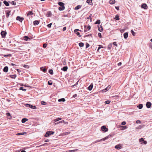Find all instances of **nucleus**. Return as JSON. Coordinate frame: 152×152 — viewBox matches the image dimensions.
<instances>
[{"label": "nucleus", "mask_w": 152, "mask_h": 152, "mask_svg": "<svg viewBox=\"0 0 152 152\" xmlns=\"http://www.w3.org/2000/svg\"><path fill=\"white\" fill-rule=\"evenodd\" d=\"M58 4L60 6V7H59L58 8V9L59 10L63 11L65 9V4L64 3L61 2H59L58 3Z\"/></svg>", "instance_id": "obj_1"}, {"label": "nucleus", "mask_w": 152, "mask_h": 152, "mask_svg": "<svg viewBox=\"0 0 152 152\" xmlns=\"http://www.w3.org/2000/svg\"><path fill=\"white\" fill-rule=\"evenodd\" d=\"M24 105L26 107H30L31 109H37V107L35 106H33L31 104H24Z\"/></svg>", "instance_id": "obj_2"}, {"label": "nucleus", "mask_w": 152, "mask_h": 152, "mask_svg": "<svg viewBox=\"0 0 152 152\" xmlns=\"http://www.w3.org/2000/svg\"><path fill=\"white\" fill-rule=\"evenodd\" d=\"M84 27L85 28L84 32H87V31H89L91 28L90 26H88L87 27L86 26L84 25Z\"/></svg>", "instance_id": "obj_3"}, {"label": "nucleus", "mask_w": 152, "mask_h": 152, "mask_svg": "<svg viewBox=\"0 0 152 152\" xmlns=\"http://www.w3.org/2000/svg\"><path fill=\"white\" fill-rule=\"evenodd\" d=\"M101 128L102 131L104 132H106L108 131V129L105 126H102Z\"/></svg>", "instance_id": "obj_4"}, {"label": "nucleus", "mask_w": 152, "mask_h": 152, "mask_svg": "<svg viewBox=\"0 0 152 152\" xmlns=\"http://www.w3.org/2000/svg\"><path fill=\"white\" fill-rule=\"evenodd\" d=\"M1 34L2 38H5L7 34V32L6 31H2L1 33Z\"/></svg>", "instance_id": "obj_5"}, {"label": "nucleus", "mask_w": 152, "mask_h": 152, "mask_svg": "<svg viewBox=\"0 0 152 152\" xmlns=\"http://www.w3.org/2000/svg\"><path fill=\"white\" fill-rule=\"evenodd\" d=\"M122 146L121 144H118L115 146V148L117 149H119L122 148Z\"/></svg>", "instance_id": "obj_6"}, {"label": "nucleus", "mask_w": 152, "mask_h": 152, "mask_svg": "<svg viewBox=\"0 0 152 152\" xmlns=\"http://www.w3.org/2000/svg\"><path fill=\"white\" fill-rule=\"evenodd\" d=\"M16 20H19L20 22H22L24 20V18L23 17H20V16H18L16 18Z\"/></svg>", "instance_id": "obj_7"}, {"label": "nucleus", "mask_w": 152, "mask_h": 152, "mask_svg": "<svg viewBox=\"0 0 152 152\" xmlns=\"http://www.w3.org/2000/svg\"><path fill=\"white\" fill-rule=\"evenodd\" d=\"M110 88L111 86H108L107 88L102 90V92H104L107 91Z\"/></svg>", "instance_id": "obj_8"}, {"label": "nucleus", "mask_w": 152, "mask_h": 152, "mask_svg": "<svg viewBox=\"0 0 152 152\" xmlns=\"http://www.w3.org/2000/svg\"><path fill=\"white\" fill-rule=\"evenodd\" d=\"M151 104H152L151 102H146V106L148 108H149L151 107Z\"/></svg>", "instance_id": "obj_9"}, {"label": "nucleus", "mask_w": 152, "mask_h": 152, "mask_svg": "<svg viewBox=\"0 0 152 152\" xmlns=\"http://www.w3.org/2000/svg\"><path fill=\"white\" fill-rule=\"evenodd\" d=\"M98 30L100 32H102L103 30L102 26L100 25H98Z\"/></svg>", "instance_id": "obj_10"}, {"label": "nucleus", "mask_w": 152, "mask_h": 152, "mask_svg": "<svg viewBox=\"0 0 152 152\" xmlns=\"http://www.w3.org/2000/svg\"><path fill=\"white\" fill-rule=\"evenodd\" d=\"M105 140V139H104V138H102V139H100V140H96L95 141L93 142V143H96L102 141L103 140V141H104Z\"/></svg>", "instance_id": "obj_11"}, {"label": "nucleus", "mask_w": 152, "mask_h": 152, "mask_svg": "<svg viewBox=\"0 0 152 152\" xmlns=\"http://www.w3.org/2000/svg\"><path fill=\"white\" fill-rule=\"evenodd\" d=\"M142 8L145 9H147L148 8V6L146 4L144 3L141 6Z\"/></svg>", "instance_id": "obj_12"}, {"label": "nucleus", "mask_w": 152, "mask_h": 152, "mask_svg": "<svg viewBox=\"0 0 152 152\" xmlns=\"http://www.w3.org/2000/svg\"><path fill=\"white\" fill-rule=\"evenodd\" d=\"M8 67L7 66H5L3 69V71L5 72H7L8 71Z\"/></svg>", "instance_id": "obj_13"}, {"label": "nucleus", "mask_w": 152, "mask_h": 152, "mask_svg": "<svg viewBox=\"0 0 152 152\" xmlns=\"http://www.w3.org/2000/svg\"><path fill=\"white\" fill-rule=\"evenodd\" d=\"M114 135V133H113L112 134H110L108 136L104 137V138L105 139V140H106L109 138H110V137H113V136Z\"/></svg>", "instance_id": "obj_14"}, {"label": "nucleus", "mask_w": 152, "mask_h": 152, "mask_svg": "<svg viewBox=\"0 0 152 152\" xmlns=\"http://www.w3.org/2000/svg\"><path fill=\"white\" fill-rule=\"evenodd\" d=\"M23 39L25 41H28L30 40V38L28 36H25L23 37Z\"/></svg>", "instance_id": "obj_15"}, {"label": "nucleus", "mask_w": 152, "mask_h": 152, "mask_svg": "<svg viewBox=\"0 0 152 152\" xmlns=\"http://www.w3.org/2000/svg\"><path fill=\"white\" fill-rule=\"evenodd\" d=\"M120 128H121V130H124V129H127V127L126 126H120Z\"/></svg>", "instance_id": "obj_16"}, {"label": "nucleus", "mask_w": 152, "mask_h": 152, "mask_svg": "<svg viewBox=\"0 0 152 152\" xmlns=\"http://www.w3.org/2000/svg\"><path fill=\"white\" fill-rule=\"evenodd\" d=\"M68 69L67 66H64L61 68V70L65 72L67 71Z\"/></svg>", "instance_id": "obj_17"}, {"label": "nucleus", "mask_w": 152, "mask_h": 152, "mask_svg": "<svg viewBox=\"0 0 152 152\" xmlns=\"http://www.w3.org/2000/svg\"><path fill=\"white\" fill-rule=\"evenodd\" d=\"M3 3L6 6H8L10 5L9 1L8 2L7 1L4 0L3 1Z\"/></svg>", "instance_id": "obj_18"}, {"label": "nucleus", "mask_w": 152, "mask_h": 152, "mask_svg": "<svg viewBox=\"0 0 152 152\" xmlns=\"http://www.w3.org/2000/svg\"><path fill=\"white\" fill-rule=\"evenodd\" d=\"M124 37L125 39H127L128 37V33L125 32L124 34Z\"/></svg>", "instance_id": "obj_19"}, {"label": "nucleus", "mask_w": 152, "mask_h": 152, "mask_svg": "<svg viewBox=\"0 0 152 152\" xmlns=\"http://www.w3.org/2000/svg\"><path fill=\"white\" fill-rule=\"evenodd\" d=\"M92 0H87L86 2L90 5L92 4Z\"/></svg>", "instance_id": "obj_20"}, {"label": "nucleus", "mask_w": 152, "mask_h": 152, "mask_svg": "<svg viewBox=\"0 0 152 152\" xmlns=\"http://www.w3.org/2000/svg\"><path fill=\"white\" fill-rule=\"evenodd\" d=\"M28 119L26 118H23L21 120V122L23 123H25L26 122L28 121Z\"/></svg>", "instance_id": "obj_21"}, {"label": "nucleus", "mask_w": 152, "mask_h": 152, "mask_svg": "<svg viewBox=\"0 0 152 152\" xmlns=\"http://www.w3.org/2000/svg\"><path fill=\"white\" fill-rule=\"evenodd\" d=\"M41 70L43 72H45L47 71V69L46 68L42 67L40 68Z\"/></svg>", "instance_id": "obj_22"}, {"label": "nucleus", "mask_w": 152, "mask_h": 152, "mask_svg": "<svg viewBox=\"0 0 152 152\" xmlns=\"http://www.w3.org/2000/svg\"><path fill=\"white\" fill-rule=\"evenodd\" d=\"M39 23V22L38 20H35L34 21L33 24L34 25H38Z\"/></svg>", "instance_id": "obj_23"}, {"label": "nucleus", "mask_w": 152, "mask_h": 152, "mask_svg": "<svg viewBox=\"0 0 152 152\" xmlns=\"http://www.w3.org/2000/svg\"><path fill=\"white\" fill-rule=\"evenodd\" d=\"M93 85L92 84H91L88 87V89L89 91H91L92 89L93 88Z\"/></svg>", "instance_id": "obj_24"}, {"label": "nucleus", "mask_w": 152, "mask_h": 152, "mask_svg": "<svg viewBox=\"0 0 152 152\" xmlns=\"http://www.w3.org/2000/svg\"><path fill=\"white\" fill-rule=\"evenodd\" d=\"M115 2V0H110L109 1L110 4H113Z\"/></svg>", "instance_id": "obj_25"}, {"label": "nucleus", "mask_w": 152, "mask_h": 152, "mask_svg": "<svg viewBox=\"0 0 152 152\" xmlns=\"http://www.w3.org/2000/svg\"><path fill=\"white\" fill-rule=\"evenodd\" d=\"M10 12L11 11H10L6 13V16L7 18H8L10 15Z\"/></svg>", "instance_id": "obj_26"}, {"label": "nucleus", "mask_w": 152, "mask_h": 152, "mask_svg": "<svg viewBox=\"0 0 152 152\" xmlns=\"http://www.w3.org/2000/svg\"><path fill=\"white\" fill-rule=\"evenodd\" d=\"M81 7V6L80 5H78L75 7V10H77L80 8Z\"/></svg>", "instance_id": "obj_27"}, {"label": "nucleus", "mask_w": 152, "mask_h": 152, "mask_svg": "<svg viewBox=\"0 0 152 152\" xmlns=\"http://www.w3.org/2000/svg\"><path fill=\"white\" fill-rule=\"evenodd\" d=\"M10 77L13 79H15L16 77V75H10Z\"/></svg>", "instance_id": "obj_28"}, {"label": "nucleus", "mask_w": 152, "mask_h": 152, "mask_svg": "<svg viewBox=\"0 0 152 152\" xmlns=\"http://www.w3.org/2000/svg\"><path fill=\"white\" fill-rule=\"evenodd\" d=\"M140 109H141L143 107V105L142 104H139L137 107Z\"/></svg>", "instance_id": "obj_29"}, {"label": "nucleus", "mask_w": 152, "mask_h": 152, "mask_svg": "<svg viewBox=\"0 0 152 152\" xmlns=\"http://www.w3.org/2000/svg\"><path fill=\"white\" fill-rule=\"evenodd\" d=\"M65 101V99L64 98L60 99H58V101L59 102H64Z\"/></svg>", "instance_id": "obj_30"}, {"label": "nucleus", "mask_w": 152, "mask_h": 152, "mask_svg": "<svg viewBox=\"0 0 152 152\" xmlns=\"http://www.w3.org/2000/svg\"><path fill=\"white\" fill-rule=\"evenodd\" d=\"M50 132H49L48 131L47 132L46 134H45V137H47L49 136L50 135V134L49 133H50Z\"/></svg>", "instance_id": "obj_31"}, {"label": "nucleus", "mask_w": 152, "mask_h": 152, "mask_svg": "<svg viewBox=\"0 0 152 152\" xmlns=\"http://www.w3.org/2000/svg\"><path fill=\"white\" fill-rule=\"evenodd\" d=\"M9 2L14 5H16V3L15 2L13 1H12V2L9 1Z\"/></svg>", "instance_id": "obj_32"}, {"label": "nucleus", "mask_w": 152, "mask_h": 152, "mask_svg": "<svg viewBox=\"0 0 152 152\" xmlns=\"http://www.w3.org/2000/svg\"><path fill=\"white\" fill-rule=\"evenodd\" d=\"M61 118H56V119H55L54 120V122H56V121H57L60 120H61Z\"/></svg>", "instance_id": "obj_33"}, {"label": "nucleus", "mask_w": 152, "mask_h": 152, "mask_svg": "<svg viewBox=\"0 0 152 152\" xmlns=\"http://www.w3.org/2000/svg\"><path fill=\"white\" fill-rule=\"evenodd\" d=\"M103 48V46L102 45H99V47L98 48L97 51H99V50H100V49L101 48Z\"/></svg>", "instance_id": "obj_34"}, {"label": "nucleus", "mask_w": 152, "mask_h": 152, "mask_svg": "<svg viewBox=\"0 0 152 152\" xmlns=\"http://www.w3.org/2000/svg\"><path fill=\"white\" fill-rule=\"evenodd\" d=\"M65 122V121H64V120H62V121H59L56 123H55V125H57V124H59L60 123H64Z\"/></svg>", "instance_id": "obj_35"}, {"label": "nucleus", "mask_w": 152, "mask_h": 152, "mask_svg": "<svg viewBox=\"0 0 152 152\" xmlns=\"http://www.w3.org/2000/svg\"><path fill=\"white\" fill-rule=\"evenodd\" d=\"M33 14V13L32 11H30L28 12L27 13V15H32Z\"/></svg>", "instance_id": "obj_36"}, {"label": "nucleus", "mask_w": 152, "mask_h": 152, "mask_svg": "<svg viewBox=\"0 0 152 152\" xmlns=\"http://www.w3.org/2000/svg\"><path fill=\"white\" fill-rule=\"evenodd\" d=\"M49 72L50 74L51 75L53 74V70L51 69H50L49 70Z\"/></svg>", "instance_id": "obj_37"}, {"label": "nucleus", "mask_w": 152, "mask_h": 152, "mask_svg": "<svg viewBox=\"0 0 152 152\" xmlns=\"http://www.w3.org/2000/svg\"><path fill=\"white\" fill-rule=\"evenodd\" d=\"M26 132H22V133H18L17 134V135H22L25 134H26Z\"/></svg>", "instance_id": "obj_38"}, {"label": "nucleus", "mask_w": 152, "mask_h": 152, "mask_svg": "<svg viewBox=\"0 0 152 152\" xmlns=\"http://www.w3.org/2000/svg\"><path fill=\"white\" fill-rule=\"evenodd\" d=\"M79 45L80 47H83L84 46V43L83 42H80L79 43Z\"/></svg>", "instance_id": "obj_39"}, {"label": "nucleus", "mask_w": 152, "mask_h": 152, "mask_svg": "<svg viewBox=\"0 0 152 152\" xmlns=\"http://www.w3.org/2000/svg\"><path fill=\"white\" fill-rule=\"evenodd\" d=\"M12 56V55L10 54H8L7 55H4L3 56L4 57H11Z\"/></svg>", "instance_id": "obj_40"}, {"label": "nucleus", "mask_w": 152, "mask_h": 152, "mask_svg": "<svg viewBox=\"0 0 152 152\" xmlns=\"http://www.w3.org/2000/svg\"><path fill=\"white\" fill-rule=\"evenodd\" d=\"M19 89L20 90H22L23 91H26V89H24V88L22 87H20Z\"/></svg>", "instance_id": "obj_41"}, {"label": "nucleus", "mask_w": 152, "mask_h": 152, "mask_svg": "<svg viewBox=\"0 0 152 152\" xmlns=\"http://www.w3.org/2000/svg\"><path fill=\"white\" fill-rule=\"evenodd\" d=\"M41 103L42 105H45L46 104V102L44 101H42L41 102Z\"/></svg>", "instance_id": "obj_42"}, {"label": "nucleus", "mask_w": 152, "mask_h": 152, "mask_svg": "<svg viewBox=\"0 0 152 152\" xmlns=\"http://www.w3.org/2000/svg\"><path fill=\"white\" fill-rule=\"evenodd\" d=\"M100 20H96V21L95 22V23L96 24H100Z\"/></svg>", "instance_id": "obj_43"}, {"label": "nucleus", "mask_w": 152, "mask_h": 152, "mask_svg": "<svg viewBox=\"0 0 152 152\" xmlns=\"http://www.w3.org/2000/svg\"><path fill=\"white\" fill-rule=\"evenodd\" d=\"M131 32L133 36H134L135 35V33L134 31L133 30H131Z\"/></svg>", "instance_id": "obj_44"}, {"label": "nucleus", "mask_w": 152, "mask_h": 152, "mask_svg": "<svg viewBox=\"0 0 152 152\" xmlns=\"http://www.w3.org/2000/svg\"><path fill=\"white\" fill-rule=\"evenodd\" d=\"M23 67H24L25 68H26V69H28L29 68V66L28 65H25V64H24L23 66Z\"/></svg>", "instance_id": "obj_45"}, {"label": "nucleus", "mask_w": 152, "mask_h": 152, "mask_svg": "<svg viewBox=\"0 0 152 152\" xmlns=\"http://www.w3.org/2000/svg\"><path fill=\"white\" fill-rule=\"evenodd\" d=\"M115 19L117 20H118L119 19V16L118 15H116L115 16Z\"/></svg>", "instance_id": "obj_46"}, {"label": "nucleus", "mask_w": 152, "mask_h": 152, "mask_svg": "<svg viewBox=\"0 0 152 152\" xmlns=\"http://www.w3.org/2000/svg\"><path fill=\"white\" fill-rule=\"evenodd\" d=\"M110 100H107V101H106L104 103L106 104H109L110 103Z\"/></svg>", "instance_id": "obj_47"}, {"label": "nucleus", "mask_w": 152, "mask_h": 152, "mask_svg": "<svg viewBox=\"0 0 152 152\" xmlns=\"http://www.w3.org/2000/svg\"><path fill=\"white\" fill-rule=\"evenodd\" d=\"M48 84L49 85H51L52 84V82L51 80H49L48 81Z\"/></svg>", "instance_id": "obj_48"}, {"label": "nucleus", "mask_w": 152, "mask_h": 152, "mask_svg": "<svg viewBox=\"0 0 152 152\" xmlns=\"http://www.w3.org/2000/svg\"><path fill=\"white\" fill-rule=\"evenodd\" d=\"M48 132H50V133H49V134H50V135H52V134H53L54 133V132L51 131H48Z\"/></svg>", "instance_id": "obj_49"}, {"label": "nucleus", "mask_w": 152, "mask_h": 152, "mask_svg": "<svg viewBox=\"0 0 152 152\" xmlns=\"http://www.w3.org/2000/svg\"><path fill=\"white\" fill-rule=\"evenodd\" d=\"M126 124V122L125 121H124L121 122V125H124Z\"/></svg>", "instance_id": "obj_50"}, {"label": "nucleus", "mask_w": 152, "mask_h": 152, "mask_svg": "<svg viewBox=\"0 0 152 152\" xmlns=\"http://www.w3.org/2000/svg\"><path fill=\"white\" fill-rule=\"evenodd\" d=\"M90 46V45L89 44L87 43H86V48H88Z\"/></svg>", "instance_id": "obj_51"}, {"label": "nucleus", "mask_w": 152, "mask_h": 152, "mask_svg": "<svg viewBox=\"0 0 152 152\" xmlns=\"http://www.w3.org/2000/svg\"><path fill=\"white\" fill-rule=\"evenodd\" d=\"M52 23H50L49 24L47 25V26L49 28H50L51 27Z\"/></svg>", "instance_id": "obj_52"}, {"label": "nucleus", "mask_w": 152, "mask_h": 152, "mask_svg": "<svg viewBox=\"0 0 152 152\" xmlns=\"http://www.w3.org/2000/svg\"><path fill=\"white\" fill-rule=\"evenodd\" d=\"M98 37L100 38H101L102 37L101 34L100 33H98Z\"/></svg>", "instance_id": "obj_53"}, {"label": "nucleus", "mask_w": 152, "mask_h": 152, "mask_svg": "<svg viewBox=\"0 0 152 152\" xmlns=\"http://www.w3.org/2000/svg\"><path fill=\"white\" fill-rule=\"evenodd\" d=\"M76 34L77 35V36H79V37H80L81 36L80 35V33L79 32H76Z\"/></svg>", "instance_id": "obj_54"}, {"label": "nucleus", "mask_w": 152, "mask_h": 152, "mask_svg": "<svg viewBox=\"0 0 152 152\" xmlns=\"http://www.w3.org/2000/svg\"><path fill=\"white\" fill-rule=\"evenodd\" d=\"M47 46V44L46 43H45L43 44V47L44 48H45Z\"/></svg>", "instance_id": "obj_55"}, {"label": "nucleus", "mask_w": 152, "mask_h": 152, "mask_svg": "<svg viewBox=\"0 0 152 152\" xmlns=\"http://www.w3.org/2000/svg\"><path fill=\"white\" fill-rule=\"evenodd\" d=\"M144 139L143 138H141L139 139V141L140 142H141L144 141Z\"/></svg>", "instance_id": "obj_56"}, {"label": "nucleus", "mask_w": 152, "mask_h": 152, "mask_svg": "<svg viewBox=\"0 0 152 152\" xmlns=\"http://www.w3.org/2000/svg\"><path fill=\"white\" fill-rule=\"evenodd\" d=\"M141 123V121L140 120H137L136 121V123L137 124Z\"/></svg>", "instance_id": "obj_57"}, {"label": "nucleus", "mask_w": 152, "mask_h": 152, "mask_svg": "<svg viewBox=\"0 0 152 152\" xmlns=\"http://www.w3.org/2000/svg\"><path fill=\"white\" fill-rule=\"evenodd\" d=\"M66 27H64L63 28V29H62L63 31H65L66 29Z\"/></svg>", "instance_id": "obj_58"}, {"label": "nucleus", "mask_w": 152, "mask_h": 152, "mask_svg": "<svg viewBox=\"0 0 152 152\" xmlns=\"http://www.w3.org/2000/svg\"><path fill=\"white\" fill-rule=\"evenodd\" d=\"M150 47L151 49L152 50V43H150Z\"/></svg>", "instance_id": "obj_59"}, {"label": "nucleus", "mask_w": 152, "mask_h": 152, "mask_svg": "<svg viewBox=\"0 0 152 152\" xmlns=\"http://www.w3.org/2000/svg\"><path fill=\"white\" fill-rule=\"evenodd\" d=\"M113 44L114 45H115L116 46H117V43H116V42H113Z\"/></svg>", "instance_id": "obj_60"}, {"label": "nucleus", "mask_w": 152, "mask_h": 152, "mask_svg": "<svg viewBox=\"0 0 152 152\" xmlns=\"http://www.w3.org/2000/svg\"><path fill=\"white\" fill-rule=\"evenodd\" d=\"M79 31V30L78 29H75L74 30V32L75 33L77 32V31Z\"/></svg>", "instance_id": "obj_61"}, {"label": "nucleus", "mask_w": 152, "mask_h": 152, "mask_svg": "<svg viewBox=\"0 0 152 152\" xmlns=\"http://www.w3.org/2000/svg\"><path fill=\"white\" fill-rule=\"evenodd\" d=\"M6 115L8 116H10L11 115L10 113H7Z\"/></svg>", "instance_id": "obj_62"}, {"label": "nucleus", "mask_w": 152, "mask_h": 152, "mask_svg": "<svg viewBox=\"0 0 152 152\" xmlns=\"http://www.w3.org/2000/svg\"><path fill=\"white\" fill-rule=\"evenodd\" d=\"M121 64H122L121 62H120L119 63H118V66H120L121 65Z\"/></svg>", "instance_id": "obj_63"}, {"label": "nucleus", "mask_w": 152, "mask_h": 152, "mask_svg": "<svg viewBox=\"0 0 152 152\" xmlns=\"http://www.w3.org/2000/svg\"><path fill=\"white\" fill-rule=\"evenodd\" d=\"M16 70H17V71H18V72H20L21 71V70L20 69H17Z\"/></svg>", "instance_id": "obj_64"}]
</instances>
